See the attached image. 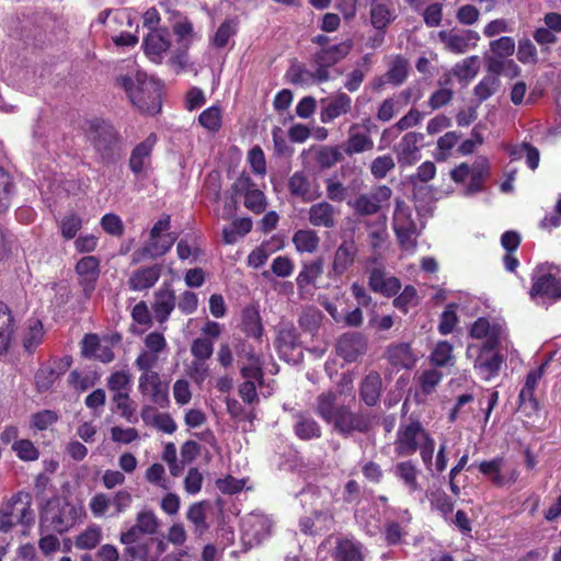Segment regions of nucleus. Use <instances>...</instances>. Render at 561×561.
Returning <instances> with one entry per match:
<instances>
[{
    "instance_id": "58",
    "label": "nucleus",
    "mask_w": 561,
    "mask_h": 561,
    "mask_svg": "<svg viewBox=\"0 0 561 561\" xmlns=\"http://www.w3.org/2000/svg\"><path fill=\"white\" fill-rule=\"evenodd\" d=\"M453 359V345L446 341L438 342L431 354V362L436 366H445Z\"/></svg>"
},
{
    "instance_id": "17",
    "label": "nucleus",
    "mask_w": 561,
    "mask_h": 561,
    "mask_svg": "<svg viewBox=\"0 0 561 561\" xmlns=\"http://www.w3.org/2000/svg\"><path fill=\"white\" fill-rule=\"evenodd\" d=\"M236 190L244 194V206L255 214H261L266 208L264 193L256 187L249 176H240L236 181Z\"/></svg>"
},
{
    "instance_id": "12",
    "label": "nucleus",
    "mask_w": 561,
    "mask_h": 561,
    "mask_svg": "<svg viewBox=\"0 0 561 561\" xmlns=\"http://www.w3.org/2000/svg\"><path fill=\"white\" fill-rule=\"evenodd\" d=\"M273 523L268 516L253 512L242 520V535L250 546L260 545L271 535Z\"/></svg>"
},
{
    "instance_id": "47",
    "label": "nucleus",
    "mask_w": 561,
    "mask_h": 561,
    "mask_svg": "<svg viewBox=\"0 0 561 561\" xmlns=\"http://www.w3.org/2000/svg\"><path fill=\"white\" fill-rule=\"evenodd\" d=\"M135 524L142 535H154L160 527L157 515L150 510L140 511L136 516Z\"/></svg>"
},
{
    "instance_id": "15",
    "label": "nucleus",
    "mask_w": 561,
    "mask_h": 561,
    "mask_svg": "<svg viewBox=\"0 0 561 561\" xmlns=\"http://www.w3.org/2000/svg\"><path fill=\"white\" fill-rule=\"evenodd\" d=\"M76 274L84 295L90 297L100 276L99 259L92 255L83 256L76 265Z\"/></svg>"
},
{
    "instance_id": "25",
    "label": "nucleus",
    "mask_w": 561,
    "mask_h": 561,
    "mask_svg": "<svg viewBox=\"0 0 561 561\" xmlns=\"http://www.w3.org/2000/svg\"><path fill=\"white\" fill-rule=\"evenodd\" d=\"M170 34L164 30H152L145 38V51L154 62H160L170 48Z\"/></svg>"
},
{
    "instance_id": "13",
    "label": "nucleus",
    "mask_w": 561,
    "mask_h": 561,
    "mask_svg": "<svg viewBox=\"0 0 561 561\" xmlns=\"http://www.w3.org/2000/svg\"><path fill=\"white\" fill-rule=\"evenodd\" d=\"M328 424H331L336 432L345 436L353 432L364 433L370 428V420L368 416L353 413L345 405L339 409Z\"/></svg>"
},
{
    "instance_id": "49",
    "label": "nucleus",
    "mask_w": 561,
    "mask_h": 561,
    "mask_svg": "<svg viewBox=\"0 0 561 561\" xmlns=\"http://www.w3.org/2000/svg\"><path fill=\"white\" fill-rule=\"evenodd\" d=\"M199 124L209 131H218L221 128L222 115L218 106H210L198 116Z\"/></svg>"
},
{
    "instance_id": "57",
    "label": "nucleus",
    "mask_w": 561,
    "mask_h": 561,
    "mask_svg": "<svg viewBox=\"0 0 561 561\" xmlns=\"http://www.w3.org/2000/svg\"><path fill=\"white\" fill-rule=\"evenodd\" d=\"M190 351L194 358L208 360L214 353V341L207 337H197L193 340Z\"/></svg>"
},
{
    "instance_id": "21",
    "label": "nucleus",
    "mask_w": 561,
    "mask_h": 561,
    "mask_svg": "<svg viewBox=\"0 0 561 561\" xmlns=\"http://www.w3.org/2000/svg\"><path fill=\"white\" fill-rule=\"evenodd\" d=\"M368 286L374 293L392 297L399 293L401 283L399 278L388 275L383 268L374 267L369 272Z\"/></svg>"
},
{
    "instance_id": "63",
    "label": "nucleus",
    "mask_w": 561,
    "mask_h": 561,
    "mask_svg": "<svg viewBox=\"0 0 561 561\" xmlns=\"http://www.w3.org/2000/svg\"><path fill=\"white\" fill-rule=\"evenodd\" d=\"M394 167V160L390 154L379 156L373 160L370 172L376 179H383Z\"/></svg>"
},
{
    "instance_id": "33",
    "label": "nucleus",
    "mask_w": 561,
    "mask_h": 561,
    "mask_svg": "<svg viewBox=\"0 0 561 561\" xmlns=\"http://www.w3.org/2000/svg\"><path fill=\"white\" fill-rule=\"evenodd\" d=\"M387 358L391 366L397 369H410L415 365L416 362L410 345L405 343H399L389 346L387 351Z\"/></svg>"
},
{
    "instance_id": "36",
    "label": "nucleus",
    "mask_w": 561,
    "mask_h": 561,
    "mask_svg": "<svg viewBox=\"0 0 561 561\" xmlns=\"http://www.w3.org/2000/svg\"><path fill=\"white\" fill-rule=\"evenodd\" d=\"M344 404L337 402V396L327 391L318 396L316 401V413L327 423L336 414Z\"/></svg>"
},
{
    "instance_id": "11",
    "label": "nucleus",
    "mask_w": 561,
    "mask_h": 561,
    "mask_svg": "<svg viewBox=\"0 0 561 561\" xmlns=\"http://www.w3.org/2000/svg\"><path fill=\"white\" fill-rule=\"evenodd\" d=\"M427 432L420 422L402 424L397 433L396 451L401 457L413 455Z\"/></svg>"
},
{
    "instance_id": "39",
    "label": "nucleus",
    "mask_w": 561,
    "mask_h": 561,
    "mask_svg": "<svg viewBox=\"0 0 561 561\" xmlns=\"http://www.w3.org/2000/svg\"><path fill=\"white\" fill-rule=\"evenodd\" d=\"M293 243L299 253H314L319 248L320 238L312 229H300L294 233Z\"/></svg>"
},
{
    "instance_id": "62",
    "label": "nucleus",
    "mask_w": 561,
    "mask_h": 561,
    "mask_svg": "<svg viewBox=\"0 0 561 561\" xmlns=\"http://www.w3.org/2000/svg\"><path fill=\"white\" fill-rule=\"evenodd\" d=\"M12 449L23 461H34L39 457V451L28 439H20L19 442H14Z\"/></svg>"
},
{
    "instance_id": "41",
    "label": "nucleus",
    "mask_w": 561,
    "mask_h": 561,
    "mask_svg": "<svg viewBox=\"0 0 561 561\" xmlns=\"http://www.w3.org/2000/svg\"><path fill=\"white\" fill-rule=\"evenodd\" d=\"M323 274V259L318 257L309 263L302 265V270L296 277L298 288L302 289L307 285L314 284L317 279Z\"/></svg>"
},
{
    "instance_id": "61",
    "label": "nucleus",
    "mask_w": 561,
    "mask_h": 561,
    "mask_svg": "<svg viewBox=\"0 0 561 561\" xmlns=\"http://www.w3.org/2000/svg\"><path fill=\"white\" fill-rule=\"evenodd\" d=\"M142 350L163 355L168 350V342L162 333L150 332L144 339Z\"/></svg>"
},
{
    "instance_id": "48",
    "label": "nucleus",
    "mask_w": 561,
    "mask_h": 561,
    "mask_svg": "<svg viewBox=\"0 0 561 561\" xmlns=\"http://www.w3.org/2000/svg\"><path fill=\"white\" fill-rule=\"evenodd\" d=\"M295 432L301 439H312L321 436V427L311 417L300 416L295 425Z\"/></svg>"
},
{
    "instance_id": "42",
    "label": "nucleus",
    "mask_w": 561,
    "mask_h": 561,
    "mask_svg": "<svg viewBox=\"0 0 561 561\" xmlns=\"http://www.w3.org/2000/svg\"><path fill=\"white\" fill-rule=\"evenodd\" d=\"M479 69V57L470 56L457 62L451 69V75L460 81L469 82L477 76Z\"/></svg>"
},
{
    "instance_id": "64",
    "label": "nucleus",
    "mask_w": 561,
    "mask_h": 561,
    "mask_svg": "<svg viewBox=\"0 0 561 561\" xmlns=\"http://www.w3.org/2000/svg\"><path fill=\"white\" fill-rule=\"evenodd\" d=\"M325 193L327 197L332 202L341 203L345 201L347 196V188L336 178L331 176L325 181Z\"/></svg>"
},
{
    "instance_id": "16",
    "label": "nucleus",
    "mask_w": 561,
    "mask_h": 561,
    "mask_svg": "<svg viewBox=\"0 0 561 561\" xmlns=\"http://www.w3.org/2000/svg\"><path fill=\"white\" fill-rule=\"evenodd\" d=\"M470 336L484 340L481 346L497 347L505 337V330L499 323H491L485 318H479L470 328Z\"/></svg>"
},
{
    "instance_id": "51",
    "label": "nucleus",
    "mask_w": 561,
    "mask_h": 561,
    "mask_svg": "<svg viewBox=\"0 0 561 561\" xmlns=\"http://www.w3.org/2000/svg\"><path fill=\"white\" fill-rule=\"evenodd\" d=\"M499 87L500 79L488 75L474 87L473 92L479 101H485L497 91Z\"/></svg>"
},
{
    "instance_id": "19",
    "label": "nucleus",
    "mask_w": 561,
    "mask_h": 561,
    "mask_svg": "<svg viewBox=\"0 0 561 561\" xmlns=\"http://www.w3.org/2000/svg\"><path fill=\"white\" fill-rule=\"evenodd\" d=\"M339 210L329 202L322 201L308 209V221L318 228L332 229L337 224Z\"/></svg>"
},
{
    "instance_id": "46",
    "label": "nucleus",
    "mask_w": 561,
    "mask_h": 561,
    "mask_svg": "<svg viewBox=\"0 0 561 561\" xmlns=\"http://www.w3.org/2000/svg\"><path fill=\"white\" fill-rule=\"evenodd\" d=\"M450 80L451 79L449 73L445 75V77L439 80V85L442 88L435 91L428 100V105L432 110L440 108L451 101L454 92L447 88V85L450 83Z\"/></svg>"
},
{
    "instance_id": "27",
    "label": "nucleus",
    "mask_w": 561,
    "mask_h": 561,
    "mask_svg": "<svg viewBox=\"0 0 561 561\" xmlns=\"http://www.w3.org/2000/svg\"><path fill=\"white\" fill-rule=\"evenodd\" d=\"M161 275V266L160 265H153V266H147L141 267L136 271H134L128 280L127 285L130 290L134 291H141L149 289L154 286V284L158 282Z\"/></svg>"
},
{
    "instance_id": "56",
    "label": "nucleus",
    "mask_w": 561,
    "mask_h": 561,
    "mask_svg": "<svg viewBox=\"0 0 561 561\" xmlns=\"http://www.w3.org/2000/svg\"><path fill=\"white\" fill-rule=\"evenodd\" d=\"M419 304V296L416 289L409 285L405 286L402 293L394 298L393 305L397 309L407 313L411 307Z\"/></svg>"
},
{
    "instance_id": "32",
    "label": "nucleus",
    "mask_w": 561,
    "mask_h": 561,
    "mask_svg": "<svg viewBox=\"0 0 561 561\" xmlns=\"http://www.w3.org/2000/svg\"><path fill=\"white\" fill-rule=\"evenodd\" d=\"M15 322L11 310L0 302V355L5 354L13 341Z\"/></svg>"
},
{
    "instance_id": "53",
    "label": "nucleus",
    "mask_w": 561,
    "mask_h": 561,
    "mask_svg": "<svg viewBox=\"0 0 561 561\" xmlns=\"http://www.w3.org/2000/svg\"><path fill=\"white\" fill-rule=\"evenodd\" d=\"M342 160L343 154L335 147H322L316 154V161L322 169H330Z\"/></svg>"
},
{
    "instance_id": "54",
    "label": "nucleus",
    "mask_w": 561,
    "mask_h": 561,
    "mask_svg": "<svg viewBox=\"0 0 561 561\" xmlns=\"http://www.w3.org/2000/svg\"><path fill=\"white\" fill-rule=\"evenodd\" d=\"M186 374L196 385H202L210 375L209 365L205 359L193 357L186 368Z\"/></svg>"
},
{
    "instance_id": "2",
    "label": "nucleus",
    "mask_w": 561,
    "mask_h": 561,
    "mask_svg": "<svg viewBox=\"0 0 561 561\" xmlns=\"http://www.w3.org/2000/svg\"><path fill=\"white\" fill-rule=\"evenodd\" d=\"M170 217L163 215L151 228L144 245L131 254V262L138 264L164 255L174 244L176 237L169 232Z\"/></svg>"
},
{
    "instance_id": "26",
    "label": "nucleus",
    "mask_w": 561,
    "mask_h": 561,
    "mask_svg": "<svg viewBox=\"0 0 561 561\" xmlns=\"http://www.w3.org/2000/svg\"><path fill=\"white\" fill-rule=\"evenodd\" d=\"M352 48L353 42L351 39H346L336 45L323 47L314 54V64L323 65L324 67H332L344 59L351 53Z\"/></svg>"
},
{
    "instance_id": "1",
    "label": "nucleus",
    "mask_w": 561,
    "mask_h": 561,
    "mask_svg": "<svg viewBox=\"0 0 561 561\" xmlns=\"http://www.w3.org/2000/svg\"><path fill=\"white\" fill-rule=\"evenodd\" d=\"M117 83L125 90L131 104L139 111L157 114L161 110V88L144 72L119 76Z\"/></svg>"
},
{
    "instance_id": "24",
    "label": "nucleus",
    "mask_w": 561,
    "mask_h": 561,
    "mask_svg": "<svg viewBox=\"0 0 561 561\" xmlns=\"http://www.w3.org/2000/svg\"><path fill=\"white\" fill-rule=\"evenodd\" d=\"M374 148V140L368 131H363L359 124H352L348 129V137L342 145L347 156L370 151Z\"/></svg>"
},
{
    "instance_id": "60",
    "label": "nucleus",
    "mask_w": 561,
    "mask_h": 561,
    "mask_svg": "<svg viewBox=\"0 0 561 561\" xmlns=\"http://www.w3.org/2000/svg\"><path fill=\"white\" fill-rule=\"evenodd\" d=\"M112 505L111 497L102 492L94 494L89 502V507L95 518H102L106 515Z\"/></svg>"
},
{
    "instance_id": "40",
    "label": "nucleus",
    "mask_w": 561,
    "mask_h": 561,
    "mask_svg": "<svg viewBox=\"0 0 561 561\" xmlns=\"http://www.w3.org/2000/svg\"><path fill=\"white\" fill-rule=\"evenodd\" d=\"M394 474L399 478L410 492L421 490L417 481L419 470L411 461L398 462L394 467Z\"/></svg>"
},
{
    "instance_id": "3",
    "label": "nucleus",
    "mask_w": 561,
    "mask_h": 561,
    "mask_svg": "<svg viewBox=\"0 0 561 561\" xmlns=\"http://www.w3.org/2000/svg\"><path fill=\"white\" fill-rule=\"evenodd\" d=\"M34 522L31 497L27 493L18 492L0 504V530L8 533L14 526H28Z\"/></svg>"
},
{
    "instance_id": "37",
    "label": "nucleus",
    "mask_w": 561,
    "mask_h": 561,
    "mask_svg": "<svg viewBox=\"0 0 561 561\" xmlns=\"http://www.w3.org/2000/svg\"><path fill=\"white\" fill-rule=\"evenodd\" d=\"M410 70L409 61L400 55L389 58L388 62V82L394 87L401 85L408 78Z\"/></svg>"
},
{
    "instance_id": "29",
    "label": "nucleus",
    "mask_w": 561,
    "mask_h": 561,
    "mask_svg": "<svg viewBox=\"0 0 561 561\" xmlns=\"http://www.w3.org/2000/svg\"><path fill=\"white\" fill-rule=\"evenodd\" d=\"M240 328L247 336L260 340L263 334V323L259 309L255 306H247L241 312Z\"/></svg>"
},
{
    "instance_id": "45",
    "label": "nucleus",
    "mask_w": 561,
    "mask_h": 561,
    "mask_svg": "<svg viewBox=\"0 0 561 561\" xmlns=\"http://www.w3.org/2000/svg\"><path fill=\"white\" fill-rule=\"evenodd\" d=\"M206 503L192 504L186 513V518L194 525V533L202 535L208 528L206 523Z\"/></svg>"
},
{
    "instance_id": "30",
    "label": "nucleus",
    "mask_w": 561,
    "mask_h": 561,
    "mask_svg": "<svg viewBox=\"0 0 561 561\" xmlns=\"http://www.w3.org/2000/svg\"><path fill=\"white\" fill-rule=\"evenodd\" d=\"M174 307L175 295L169 286L161 287L158 291H156L153 311L158 322H165Z\"/></svg>"
},
{
    "instance_id": "8",
    "label": "nucleus",
    "mask_w": 561,
    "mask_h": 561,
    "mask_svg": "<svg viewBox=\"0 0 561 561\" xmlns=\"http://www.w3.org/2000/svg\"><path fill=\"white\" fill-rule=\"evenodd\" d=\"M392 191L387 185H379L369 193L357 196L347 204L359 216H371L377 214L385 203L391 198Z\"/></svg>"
},
{
    "instance_id": "55",
    "label": "nucleus",
    "mask_w": 561,
    "mask_h": 561,
    "mask_svg": "<svg viewBox=\"0 0 561 561\" xmlns=\"http://www.w3.org/2000/svg\"><path fill=\"white\" fill-rule=\"evenodd\" d=\"M161 356L162 355H159L157 353H151L146 350H141L135 359V366L141 371V374L157 373L154 368L159 366Z\"/></svg>"
},
{
    "instance_id": "35",
    "label": "nucleus",
    "mask_w": 561,
    "mask_h": 561,
    "mask_svg": "<svg viewBox=\"0 0 561 561\" xmlns=\"http://www.w3.org/2000/svg\"><path fill=\"white\" fill-rule=\"evenodd\" d=\"M394 11L387 3L374 0L370 7V23L376 31H385L394 20Z\"/></svg>"
},
{
    "instance_id": "7",
    "label": "nucleus",
    "mask_w": 561,
    "mask_h": 561,
    "mask_svg": "<svg viewBox=\"0 0 561 561\" xmlns=\"http://www.w3.org/2000/svg\"><path fill=\"white\" fill-rule=\"evenodd\" d=\"M437 36L444 49L456 55L466 54L469 49L474 48L480 41L479 33L473 30H444L439 31Z\"/></svg>"
},
{
    "instance_id": "4",
    "label": "nucleus",
    "mask_w": 561,
    "mask_h": 561,
    "mask_svg": "<svg viewBox=\"0 0 561 561\" xmlns=\"http://www.w3.org/2000/svg\"><path fill=\"white\" fill-rule=\"evenodd\" d=\"M530 296H546L552 299L561 298V270L549 264L537 266L533 274Z\"/></svg>"
},
{
    "instance_id": "50",
    "label": "nucleus",
    "mask_w": 561,
    "mask_h": 561,
    "mask_svg": "<svg viewBox=\"0 0 561 561\" xmlns=\"http://www.w3.org/2000/svg\"><path fill=\"white\" fill-rule=\"evenodd\" d=\"M443 375L437 369L431 368L422 371L417 377L421 391L428 396L436 390V387L442 381Z\"/></svg>"
},
{
    "instance_id": "5",
    "label": "nucleus",
    "mask_w": 561,
    "mask_h": 561,
    "mask_svg": "<svg viewBox=\"0 0 561 561\" xmlns=\"http://www.w3.org/2000/svg\"><path fill=\"white\" fill-rule=\"evenodd\" d=\"M393 230L403 250H413L416 245V225L411 217L410 207L401 199L396 201Z\"/></svg>"
},
{
    "instance_id": "28",
    "label": "nucleus",
    "mask_w": 561,
    "mask_h": 561,
    "mask_svg": "<svg viewBox=\"0 0 561 561\" xmlns=\"http://www.w3.org/2000/svg\"><path fill=\"white\" fill-rule=\"evenodd\" d=\"M84 517L85 512L81 504L75 505L66 502L60 506L59 513L53 517V524L55 528L61 533L68 530Z\"/></svg>"
},
{
    "instance_id": "38",
    "label": "nucleus",
    "mask_w": 561,
    "mask_h": 561,
    "mask_svg": "<svg viewBox=\"0 0 561 561\" xmlns=\"http://www.w3.org/2000/svg\"><path fill=\"white\" fill-rule=\"evenodd\" d=\"M381 377L378 373L368 374L362 382L360 397L367 405H375L381 393Z\"/></svg>"
},
{
    "instance_id": "23",
    "label": "nucleus",
    "mask_w": 561,
    "mask_h": 561,
    "mask_svg": "<svg viewBox=\"0 0 561 561\" xmlns=\"http://www.w3.org/2000/svg\"><path fill=\"white\" fill-rule=\"evenodd\" d=\"M352 98L344 92H339L327 100H322L321 121L329 123L347 114L352 108Z\"/></svg>"
},
{
    "instance_id": "52",
    "label": "nucleus",
    "mask_w": 561,
    "mask_h": 561,
    "mask_svg": "<svg viewBox=\"0 0 561 561\" xmlns=\"http://www.w3.org/2000/svg\"><path fill=\"white\" fill-rule=\"evenodd\" d=\"M44 331L39 320H31L23 336V345L27 351L35 348L43 340Z\"/></svg>"
},
{
    "instance_id": "18",
    "label": "nucleus",
    "mask_w": 561,
    "mask_h": 561,
    "mask_svg": "<svg viewBox=\"0 0 561 561\" xmlns=\"http://www.w3.org/2000/svg\"><path fill=\"white\" fill-rule=\"evenodd\" d=\"M423 135L415 131L407 133L394 147L398 162L401 165H412L420 159L419 144Z\"/></svg>"
},
{
    "instance_id": "9",
    "label": "nucleus",
    "mask_w": 561,
    "mask_h": 561,
    "mask_svg": "<svg viewBox=\"0 0 561 561\" xmlns=\"http://www.w3.org/2000/svg\"><path fill=\"white\" fill-rule=\"evenodd\" d=\"M89 137L102 160L107 161L113 158L118 139L116 131L111 125L105 122H93Z\"/></svg>"
},
{
    "instance_id": "6",
    "label": "nucleus",
    "mask_w": 561,
    "mask_h": 561,
    "mask_svg": "<svg viewBox=\"0 0 561 561\" xmlns=\"http://www.w3.org/2000/svg\"><path fill=\"white\" fill-rule=\"evenodd\" d=\"M478 469L497 488L513 485L519 476L517 468L507 466L502 457L481 461Z\"/></svg>"
},
{
    "instance_id": "31",
    "label": "nucleus",
    "mask_w": 561,
    "mask_h": 561,
    "mask_svg": "<svg viewBox=\"0 0 561 561\" xmlns=\"http://www.w3.org/2000/svg\"><path fill=\"white\" fill-rule=\"evenodd\" d=\"M156 142L157 137L151 134L133 150L129 159V168L134 173L137 174L145 170Z\"/></svg>"
},
{
    "instance_id": "22",
    "label": "nucleus",
    "mask_w": 561,
    "mask_h": 561,
    "mask_svg": "<svg viewBox=\"0 0 561 561\" xmlns=\"http://www.w3.org/2000/svg\"><path fill=\"white\" fill-rule=\"evenodd\" d=\"M367 348L365 337L360 333H345L336 344V351L347 362H355Z\"/></svg>"
},
{
    "instance_id": "34",
    "label": "nucleus",
    "mask_w": 561,
    "mask_h": 561,
    "mask_svg": "<svg viewBox=\"0 0 561 561\" xmlns=\"http://www.w3.org/2000/svg\"><path fill=\"white\" fill-rule=\"evenodd\" d=\"M289 192L305 202L312 201L320 196L318 191L311 188V183L304 172H295L288 181Z\"/></svg>"
},
{
    "instance_id": "10",
    "label": "nucleus",
    "mask_w": 561,
    "mask_h": 561,
    "mask_svg": "<svg viewBox=\"0 0 561 561\" xmlns=\"http://www.w3.org/2000/svg\"><path fill=\"white\" fill-rule=\"evenodd\" d=\"M138 389L152 404L167 408L170 403L169 385L162 381L159 373L141 374L138 379Z\"/></svg>"
},
{
    "instance_id": "59",
    "label": "nucleus",
    "mask_w": 561,
    "mask_h": 561,
    "mask_svg": "<svg viewBox=\"0 0 561 561\" xmlns=\"http://www.w3.org/2000/svg\"><path fill=\"white\" fill-rule=\"evenodd\" d=\"M237 28L238 23L234 20L225 21L214 35L213 44L218 48L225 47L229 38L236 34Z\"/></svg>"
},
{
    "instance_id": "20",
    "label": "nucleus",
    "mask_w": 561,
    "mask_h": 561,
    "mask_svg": "<svg viewBox=\"0 0 561 561\" xmlns=\"http://www.w3.org/2000/svg\"><path fill=\"white\" fill-rule=\"evenodd\" d=\"M479 355L474 360V368L483 379L490 380L497 375L503 363L502 356L495 352L496 347L480 346Z\"/></svg>"
},
{
    "instance_id": "14",
    "label": "nucleus",
    "mask_w": 561,
    "mask_h": 561,
    "mask_svg": "<svg viewBox=\"0 0 561 561\" xmlns=\"http://www.w3.org/2000/svg\"><path fill=\"white\" fill-rule=\"evenodd\" d=\"M358 247L353 238L345 239L334 251L329 270V277H341L354 264Z\"/></svg>"
},
{
    "instance_id": "43",
    "label": "nucleus",
    "mask_w": 561,
    "mask_h": 561,
    "mask_svg": "<svg viewBox=\"0 0 561 561\" xmlns=\"http://www.w3.org/2000/svg\"><path fill=\"white\" fill-rule=\"evenodd\" d=\"M335 558L337 561H364L363 546L350 539L340 540Z\"/></svg>"
},
{
    "instance_id": "44",
    "label": "nucleus",
    "mask_w": 561,
    "mask_h": 561,
    "mask_svg": "<svg viewBox=\"0 0 561 561\" xmlns=\"http://www.w3.org/2000/svg\"><path fill=\"white\" fill-rule=\"evenodd\" d=\"M102 540V528L99 525H90L75 538V546L81 550H92Z\"/></svg>"
}]
</instances>
